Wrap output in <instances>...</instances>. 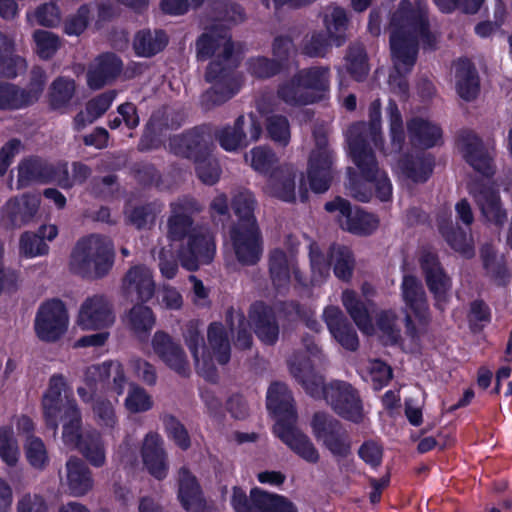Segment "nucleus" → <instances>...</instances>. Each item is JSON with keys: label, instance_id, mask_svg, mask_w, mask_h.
Returning a JSON list of instances; mask_svg holds the SVG:
<instances>
[{"label": "nucleus", "instance_id": "nucleus-1", "mask_svg": "<svg viewBox=\"0 0 512 512\" xmlns=\"http://www.w3.org/2000/svg\"><path fill=\"white\" fill-rule=\"evenodd\" d=\"M195 46L197 58L201 61L210 59L223 47L205 71V80L212 86L202 94L201 104L205 109H211L227 102L240 90L241 81L236 72L238 62L233 56L234 44L229 29L215 24L197 38Z\"/></svg>", "mask_w": 512, "mask_h": 512}, {"label": "nucleus", "instance_id": "nucleus-2", "mask_svg": "<svg viewBox=\"0 0 512 512\" xmlns=\"http://www.w3.org/2000/svg\"><path fill=\"white\" fill-rule=\"evenodd\" d=\"M390 26L391 56L399 73L401 70L411 72L417 61L419 40L423 49H436L437 41L430 31L427 11L420 6L415 7L409 0L400 1L392 14Z\"/></svg>", "mask_w": 512, "mask_h": 512}, {"label": "nucleus", "instance_id": "nucleus-3", "mask_svg": "<svg viewBox=\"0 0 512 512\" xmlns=\"http://www.w3.org/2000/svg\"><path fill=\"white\" fill-rule=\"evenodd\" d=\"M330 80L328 66L302 68L278 84L276 96L290 107L317 104L330 98Z\"/></svg>", "mask_w": 512, "mask_h": 512}, {"label": "nucleus", "instance_id": "nucleus-4", "mask_svg": "<svg viewBox=\"0 0 512 512\" xmlns=\"http://www.w3.org/2000/svg\"><path fill=\"white\" fill-rule=\"evenodd\" d=\"M366 132L364 123L349 127L347 132L349 155L361 176L372 183L376 197L381 202H387L392 198V184L387 173H380L375 152L368 142Z\"/></svg>", "mask_w": 512, "mask_h": 512}, {"label": "nucleus", "instance_id": "nucleus-5", "mask_svg": "<svg viewBox=\"0 0 512 512\" xmlns=\"http://www.w3.org/2000/svg\"><path fill=\"white\" fill-rule=\"evenodd\" d=\"M32 182H55L61 188H68L71 185L68 180V163L52 164L37 156L23 159L18 166V183L24 187Z\"/></svg>", "mask_w": 512, "mask_h": 512}, {"label": "nucleus", "instance_id": "nucleus-6", "mask_svg": "<svg viewBox=\"0 0 512 512\" xmlns=\"http://www.w3.org/2000/svg\"><path fill=\"white\" fill-rule=\"evenodd\" d=\"M324 400L340 417L359 423L363 419V406L358 391L348 382L334 380L324 391Z\"/></svg>", "mask_w": 512, "mask_h": 512}, {"label": "nucleus", "instance_id": "nucleus-7", "mask_svg": "<svg viewBox=\"0 0 512 512\" xmlns=\"http://www.w3.org/2000/svg\"><path fill=\"white\" fill-rule=\"evenodd\" d=\"M324 209L329 213L338 211L345 218L343 228L348 232L368 236L374 233L379 226V218L373 213H369L360 207H352L351 203L341 196L335 197L324 205Z\"/></svg>", "mask_w": 512, "mask_h": 512}, {"label": "nucleus", "instance_id": "nucleus-8", "mask_svg": "<svg viewBox=\"0 0 512 512\" xmlns=\"http://www.w3.org/2000/svg\"><path fill=\"white\" fill-rule=\"evenodd\" d=\"M68 313L64 303L59 299H51L38 309L35 318V331L39 339L55 342L67 330Z\"/></svg>", "mask_w": 512, "mask_h": 512}, {"label": "nucleus", "instance_id": "nucleus-9", "mask_svg": "<svg viewBox=\"0 0 512 512\" xmlns=\"http://www.w3.org/2000/svg\"><path fill=\"white\" fill-rule=\"evenodd\" d=\"M335 154L329 149L326 139L317 140L308 161L307 176L311 190L316 194L325 193L333 180Z\"/></svg>", "mask_w": 512, "mask_h": 512}, {"label": "nucleus", "instance_id": "nucleus-10", "mask_svg": "<svg viewBox=\"0 0 512 512\" xmlns=\"http://www.w3.org/2000/svg\"><path fill=\"white\" fill-rule=\"evenodd\" d=\"M201 210L200 203L191 196H182L171 202V214L167 220V237L173 242H180L189 238L194 229L193 216Z\"/></svg>", "mask_w": 512, "mask_h": 512}, {"label": "nucleus", "instance_id": "nucleus-11", "mask_svg": "<svg viewBox=\"0 0 512 512\" xmlns=\"http://www.w3.org/2000/svg\"><path fill=\"white\" fill-rule=\"evenodd\" d=\"M115 319L112 301L104 294H95L81 304L77 322L82 329L97 330L112 326Z\"/></svg>", "mask_w": 512, "mask_h": 512}, {"label": "nucleus", "instance_id": "nucleus-12", "mask_svg": "<svg viewBox=\"0 0 512 512\" xmlns=\"http://www.w3.org/2000/svg\"><path fill=\"white\" fill-rule=\"evenodd\" d=\"M83 381L92 391H98L101 385L117 395H122L128 380L120 362L107 361L88 366L84 371Z\"/></svg>", "mask_w": 512, "mask_h": 512}, {"label": "nucleus", "instance_id": "nucleus-13", "mask_svg": "<svg viewBox=\"0 0 512 512\" xmlns=\"http://www.w3.org/2000/svg\"><path fill=\"white\" fill-rule=\"evenodd\" d=\"M151 346L154 354L172 371L181 377H189L190 364L182 345L167 332L154 333Z\"/></svg>", "mask_w": 512, "mask_h": 512}, {"label": "nucleus", "instance_id": "nucleus-14", "mask_svg": "<svg viewBox=\"0 0 512 512\" xmlns=\"http://www.w3.org/2000/svg\"><path fill=\"white\" fill-rule=\"evenodd\" d=\"M457 146L464 160L476 172L491 178L495 174L493 158L484 146L483 140L471 130H463L457 137Z\"/></svg>", "mask_w": 512, "mask_h": 512}, {"label": "nucleus", "instance_id": "nucleus-15", "mask_svg": "<svg viewBox=\"0 0 512 512\" xmlns=\"http://www.w3.org/2000/svg\"><path fill=\"white\" fill-rule=\"evenodd\" d=\"M67 382L62 374H54L49 379L46 392L42 397V409L47 428L56 436L59 426V416L65 413L70 403L77 404L74 399L62 397L67 389Z\"/></svg>", "mask_w": 512, "mask_h": 512}, {"label": "nucleus", "instance_id": "nucleus-16", "mask_svg": "<svg viewBox=\"0 0 512 512\" xmlns=\"http://www.w3.org/2000/svg\"><path fill=\"white\" fill-rule=\"evenodd\" d=\"M121 290L131 302L147 303L156 291L152 270L145 265L130 267L121 280Z\"/></svg>", "mask_w": 512, "mask_h": 512}, {"label": "nucleus", "instance_id": "nucleus-17", "mask_svg": "<svg viewBox=\"0 0 512 512\" xmlns=\"http://www.w3.org/2000/svg\"><path fill=\"white\" fill-rule=\"evenodd\" d=\"M169 150L175 156L197 160L209 156L210 144L205 138V130L201 126H195L179 135L169 138Z\"/></svg>", "mask_w": 512, "mask_h": 512}, {"label": "nucleus", "instance_id": "nucleus-18", "mask_svg": "<svg viewBox=\"0 0 512 512\" xmlns=\"http://www.w3.org/2000/svg\"><path fill=\"white\" fill-rule=\"evenodd\" d=\"M296 423L276 422L274 433L296 455L310 464H316L320 460V453L310 437L295 425Z\"/></svg>", "mask_w": 512, "mask_h": 512}, {"label": "nucleus", "instance_id": "nucleus-19", "mask_svg": "<svg viewBox=\"0 0 512 512\" xmlns=\"http://www.w3.org/2000/svg\"><path fill=\"white\" fill-rule=\"evenodd\" d=\"M470 193L487 222L502 227L507 221V212L502 207L499 190L492 184L475 182Z\"/></svg>", "mask_w": 512, "mask_h": 512}, {"label": "nucleus", "instance_id": "nucleus-20", "mask_svg": "<svg viewBox=\"0 0 512 512\" xmlns=\"http://www.w3.org/2000/svg\"><path fill=\"white\" fill-rule=\"evenodd\" d=\"M39 206V198L32 194L11 198L2 209V221L8 228L21 227L33 220Z\"/></svg>", "mask_w": 512, "mask_h": 512}, {"label": "nucleus", "instance_id": "nucleus-21", "mask_svg": "<svg viewBox=\"0 0 512 512\" xmlns=\"http://www.w3.org/2000/svg\"><path fill=\"white\" fill-rule=\"evenodd\" d=\"M230 238L235 256H262L263 238L258 223H235Z\"/></svg>", "mask_w": 512, "mask_h": 512}, {"label": "nucleus", "instance_id": "nucleus-22", "mask_svg": "<svg viewBox=\"0 0 512 512\" xmlns=\"http://www.w3.org/2000/svg\"><path fill=\"white\" fill-rule=\"evenodd\" d=\"M290 374L304 388L307 394L315 399H324V391L328 384H325L324 377L316 373L309 361L299 353H294L288 360Z\"/></svg>", "mask_w": 512, "mask_h": 512}, {"label": "nucleus", "instance_id": "nucleus-23", "mask_svg": "<svg viewBox=\"0 0 512 512\" xmlns=\"http://www.w3.org/2000/svg\"><path fill=\"white\" fill-rule=\"evenodd\" d=\"M323 319L335 340L345 349L356 351L359 347L357 333L339 307L328 306Z\"/></svg>", "mask_w": 512, "mask_h": 512}, {"label": "nucleus", "instance_id": "nucleus-24", "mask_svg": "<svg viewBox=\"0 0 512 512\" xmlns=\"http://www.w3.org/2000/svg\"><path fill=\"white\" fill-rule=\"evenodd\" d=\"M267 409L278 417L277 422L296 423L297 412L292 392L283 382H273L267 391Z\"/></svg>", "mask_w": 512, "mask_h": 512}, {"label": "nucleus", "instance_id": "nucleus-25", "mask_svg": "<svg viewBox=\"0 0 512 512\" xmlns=\"http://www.w3.org/2000/svg\"><path fill=\"white\" fill-rule=\"evenodd\" d=\"M178 116V113L167 114L164 119H161L152 115L144 126L137 144V150L146 153L161 148L163 145V130L178 129L182 126V121L175 120Z\"/></svg>", "mask_w": 512, "mask_h": 512}, {"label": "nucleus", "instance_id": "nucleus-26", "mask_svg": "<svg viewBox=\"0 0 512 512\" xmlns=\"http://www.w3.org/2000/svg\"><path fill=\"white\" fill-rule=\"evenodd\" d=\"M249 318L256 336L266 345H274L279 338V325L274 310L263 302L251 305Z\"/></svg>", "mask_w": 512, "mask_h": 512}, {"label": "nucleus", "instance_id": "nucleus-27", "mask_svg": "<svg viewBox=\"0 0 512 512\" xmlns=\"http://www.w3.org/2000/svg\"><path fill=\"white\" fill-rule=\"evenodd\" d=\"M122 60L113 52L100 54L96 64L87 72V84L93 90H99L113 82L121 73Z\"/></svg>", "mask_w": 512, "mask_h": 512}, {"label": "nucleus", "instance_id": "nucleus-28", "mask_svg": "<svg viewBox=\"0 0 512 512\" xmlns=\"http://www.w3.org/2000/svg\"><path fill=\"white\" fill-rule=\"evenodd\" d=\"M455 88L458 96L466 102L475 100L480 93L478 71L468 58H460L456 63Z\"/></svg>", "mask_w": 512, "mask_h": 512}, {"label": "nucleus", "instance_id": "nucleus-29", "mask_svg": "<svg viewBox=\"0 0 512 512\" xmlns=\"http://www.w3.org/2000/svg\"><path fill=\"white\" fill-rule=\"evenodd\" d=\"M421 268L425 274L429 290L434 294L436 307L444 310L447 291L450 288V279L443 271L438 258H420Z\"/></svg>", "mask_w": 512, "mask_h": 512}, {"label": "nucleus", "instance_id": "nucleus-30", "mask_svg": "<svg viewBox=\"0 0 512 512\" xmlns=\"http://www.w3.org/2000/svg\"><path fill=\"white\" fill-rule=\"evenodd\" d=\"M66 483L69 493L79 497L87 494L94 486L92 472L87 464L76 456L66 462Z\"/></svg>", "mask_w": 512, "mask_h": 512}, {"label": "nucleus", "instance_id": "nucleus-31", "mask_svg": "<svg viewBox=\"0 0 512 512\" xmlns=\"http://www.w3.org/2000/svg\"><path fill=\"white\" fill-rule=\"evenodd\" d=\"M58 235L56 225H41L36 232L26 231L20 237L21 256H45L49 252L46 240L52 241Z\"/></svg>", "mask_w": 512, "mask_h": 512}, {"label": "nucleus", "instance_id": "nucleus-32", "mask_svg": "<svg viewBox=\"0 0 512 512\" xmlns=\"http://www.w3.org/2000/svg\"><path fill=\"white\" fill-rule=\"evenodd\" d=\"M141 455L149 473L157 479H163L167 474L166 453L162 441L156 434H148L143 442Z\"/></svg>", "mask_w": 512, "mask_h": 512}, {"label": "nucleus", "instance_id": "nucleus-33", "mask_svg": "<svg viewBox=\"0 0 512 512\" xmlns=\"http://www.w3.org/2000/svg\"><path fill=\"white\" fill-rule=\"evenodd\" d=\"M407 132L415 147L429 149L442 141V129L420 117H414L407 122Z\"/></svg>", "mask_w": 512, "mask_h": 512}, {"label": "nucleus", "instance_id": "nucleus-34", "mask_svg": "<svg viewBox=\"0 0 512 512\" xmlns=\"http://www.w3.org/2000/svg\"><path fill=\"white\" fill-rule=\"evenodd\" d=\"M124 322L136 338L140 341H146L155 326L156 316L145 303L135 302L126 313Z\"/></svg>", "mask_w": 512, "mask_h": 512}, {"label": "nucleus", "instance_id": "nucleus-35", "mask_svg": "<svg viewBox=\"0 0 512 512\" xmlns=\"http://www.w3.org/2000/svg\"><path fill=\"white\" fill-rule=\"evenodd\" d=\"M179 499L183 508L191 512H200L205 508L200 486L196 478L185 467L179 470Z\"/></svg>", "mask_w": 512, "mask_h": 512}, {"label": "nucleus", "instance_id": "nucleus-36", "mask_svg": "<svg viewBox=\"0 0 512 512\" xmlns=\"http://www.w3.org/2000/svg\"><path fill=\"white\" fill-rule=\"evenodd\" d=\"M169 39L166 32L156 29L139 30L133 39V49L137 56L151 58L162 52L168 45Z\"/></svg>", "mask_w": 512, "mask_h": 512}, {"label": "nucleus", "instance_id": "nucleus-37", "mask_svg": "<svg viewBox=\"0 0 512 512\" xmlns=\"http://www.w3.org/2000/svg\"><path fill=\"white\" fill-rule=\"evenodd\" d=\"M269 188L274 197L288 203L296 201V171L289 166H281L271 173Z\"/></svg>", "mask_w": 512, "mask_h": 512}, {"label": "nucleus", "instance_id": "nucleus-38", "mask_svg": "<svg viewBox=\"0 0 512 512\" xmlns=\"http://www.w3.org/2000/svg\"><path fill=\"white\" fill-rule=\"evenodd\" d=\"M76 449L89 464L101 468L106 464V448L101 433L96 429L83 432Z\"/></svg>", "mask_w": 512, "mask_h": 512}, {"label": "nucleus", "instance_id": "nucleus-39", "mask_svg": "<svg viewBox=\"0 0 512 512\" xmlns=\"http://www.w3.org/2000/svg\"><path fill=\"white\" fill-rule=\"evenodd\" d=\"M402 298L416 316L424 317L428 310L426 292L422 282L413 275H404L401 284Z\"/></svg>", "mask_w": 512, "mask_h": 512}, {"label": "nucleus", "instance_id": "nucleus-40", "mask_svg": "<svg viewBox=\"0 0 512 512\" xmlns=\"http://www.w3.org/2000/svg\"><path fill=\"white\" fill-rule=\"evenodd\" d=\"M435 158L432 154L406 155L400 161L403 174L414 183H425L433 173Z\"/></svg>", "mask_w": 512, "mask_h": 512}, {"label": "nucleus", "instance_id": "nucleus-41", "mask_svg": "<svg viewBox=\"0 0 512 512\" xmlns=\"http://www.w3.org/2000/svg\"><path fill=\"white\" fill-rule=\"evenodd\" d=\"M114 265L113 258H71L70 270L88 280H97L108 275Z\"/></svg>", "mask_w": 512, "mask_h": 512}, {"label": "nucleus", "instance_id": "nucleus-42", "mask_svg": "<svg viewBox=\"0 0 512 512\" xmlns=\"http://www.w3.org/2000/svg\"><path fill=\"white\" fill-rule=\"evenodd\" d=\"M70 256H115L114 245L109 237L92 233L76 242Z\"/></svg>", "mask_w": 512, "mask_h": 512}, {"label": "nucleus", "instance_id": "nucleus-43", "mask_svg": "<svg viewBox=\"0 0 512 512\" xmlns=\"http://www.w3.org/2000/svg\"><path fill=\"white\" fill-rule=\"evenodd\" d=\"M63 421L62 439L65 445L76 448L82 440V417L77 404L70 403L65 413L59 416Z\"/></svg>", "mask_w": 512, "mask_h": 512}, {"label": "nucleus", "instance_id": "nucleus-44", "mask_svg": "<svg viewBox=\"0 0 512 512\" xmlns=\"http://www.w3.org/2000/svg\"><path fill=\"white\" fill-rule=\"evenodd\" d=\"M244 124V115H239L235 119L233 126H226L216 134L219 144L224 150L231 152L249 145L248 138L244 132Z\"/></svg>", "mask_w": 512, "mask_h": 512}, {"label": "nucleus", "instance_id": "nucleus-45", "mask_svg": "<svg viewBox=\"0 0 512 512\" xmlns=\"http://www.w3.org/2000/svg\"><path fill=\"white\" fill-rule=\"evenodd\" d=\"M207 340L217 362L225 365L230 360L231 346L224 326L219 322H213L207 330Z\"/></svg>", "mask_w": 512, "mask_h": 512}, {"label": "nucleus", "instance_id": "nucleus-46", "mask_svg": "<svg viewBox=\"0 0 512 512\" xmlns=\"http://www.w3.org/2000/svg\"><path fill=\"white\" fill-rule=\"evenodd\" d=\"M226 323L230 330H236L234 345L241 350L250 349L253 343L252 334L248 330V322L245 315L240 310L230 307L226 312Z\"/></svg>", "mask_w": 512, "mask_h": 512}, {"label": "nucleus", "instance_id": "nucleus-47", "mask_svg": "<svg viewBox=\"0 0 512 512\" xmlns=\"http://www.w3.org/2000/svg\"><path fill=\"white\" fill-rule=\"evenodd\" d=\"M342 302L358 328L362 332L370 334L373 331V325L368 310L364 303L357 298L355 292L349 290L344 291L342 294Z\"/></svg>", "mask_w": 512, "mask_h": 512}, {"label": "nucleus", "instance_id": "nucleus-48", "mask_svg": "<svg viewBox=\"0 0 512 512\" xmlns=\"http://www.w3.org/2000/svg\"><path fill=\"white\" fill-rule=\"evenodd\" d=\"M346 68L356 81H363L369 73L368 56L361 44H351L345 55Z\"/></svg>", "mask_w": 512, "mask_h": 512}, {"label": "nucleus", "instance_id": "nucleus-49", "mask_svg": "<svg viewBox=\"0 0 512 512\" xmlns=\"http://www.w3.org/2000/svg\"><path fill=\"white\" fill-rule=\"evenodd\" d=\"M210 14L215 21L238 23L245 19L243 7L230 0H211Z\"/></svg>", "mask_w": 512, "mask_h": 512}, {"label": "nucleus", "instance_id": "nucleus-50", "mask_svg": "<svg viewBox=\"0 0 512 512\" xmlns=\"http://www.w3.org/2000/svg\"><path fill=\"white\" fill-rule=\"evenodd\" d=\"M46 80V73L41 67L35 66L32 68L27 88L18 87L19 96L24 108L38 101L44 91Z\"/></svg>", "mask_w": 512, "mask_h": 512}, {"label": "nucleus", "instance_id": "nucleus-51", "mask_svg": "<svg viewBox=\"0 0 512 512\" xmlns=\"http://www.w3.org/2000/svg\"><path fill=\"white\" fill-rule=\"evenodd\" d=\"M189 256H215L216 244L211 232L193 229L187 241Z\"/></svg>", "mask_w": 512, "mask_h": 512}, {"label": "nucleus", "instance_id": "nucleus-52", "mask_svg": "<svg viewBox=\"0 0 512 512\" xmlns=\"http://www.w3.org/2000/svg\"><path fill=\"white\" fill-rule=\"evenodd\" d=\"M327 33L331 36L333 45L340 47L346 42V30L348 28V16L342 7H334L330 16L325 17Z\"/></svg>", "mask_w": 512, "mask_h": 512}, {"label": "nucleus", "instance_id": "nucleus-53", "mask_svg": "<svg viewBox=\"0 0 512 512\" xmlns=\"http://www.w3.org/2000/svg\"><path fill=\"white\" fill-rule=\"evenodd\" d=\"M256 199L252 192L243 190L236 193L231 201V207L238 218L237 223H257L254 215Z\"/></svg>", "mask_w": 512, "mask_h": 512}, {"label": "nucleus", "instance_id": "nucleus-54", "mask_svg": "<svg viewBox=\"0 0 512 512\" xmlns=\"http://www.w3.org/2000/svg\"><path fill=\"white\" fill-rule=\"evenodd\" d=\"M75 93V81L73 79L58 77L50 87L49 101L53 109L66 107Z\"/></svg>", "mask_w": 512, "mask_h": 512}, {"label": "nucleus", "instance_id": "nucleus-55", "mask_svg": "<svg viewBox=\"0 0 512 512\" xmlns=\"http://www.w3.org/2000/svg\"><path fill=\"white\" fill-rule=\"evenodd\" d=\"M248 72L257 79H270L279 75L284 68L274 58L257 56L248 59Z\"/></svg>", "mask_w": 512, "mask_h": 512}, {"label": "nucleus", "instance_id": "nucleus-56", "mask_svg": "<svg viewBox=\"0 0 512 512\" xmlns=\"http://www.w3.org/2000/svg\"><path fill=\"white\" fill-rule=\"evenodd\" d=\"M333 44L331 36L323 31H315L308 38L303 40L301 52L310 58H324L331 45Z\"/></svg>", "mask_w": 512, "mask_h": 512}, {"label": "nucleus", "instance_id": "nucleus-57", "mask_svg": "<svg viewBox=\"0 0 512 512\" xmlns=\"http://www.w3.org/2000/svg\"><path fill=\"white\" fill-rule=\"evenodd\" d=\"M33 40L35 42V52L42 60L51 59L61 46L60 37L47 30H35Z\"/></svg>", "mask_w": 512, "mask_h": 512}, {"label": "nucleus", "instance_id": "nucleus-58", "mask_svg": "<svg viewBox=\"0 0 512 512\" xmlns=\"http://www.w3.org/2000/svg\"><path fill=\"white\" fill-rule=\"evenodd\" d=\"M310 425L313 435L318 441H323L329 435L343 427L338 419L323 411H318L313 414Z\"/></svg>", "mask_w": 512, "mask_h": 512}, {"label": "nucleus", "instance_id": "nucleus-59", "mask_svg": "<svg viewBox=\"0 0 512 512\" xmlns=\"http://www.w3.org/2000/svg\"><path fill=\"white\" fill-rule=\"evenodd\" d=\"M398 317L391 310L381 311L376 318V325L385 344H396L401 339V330L397 324Z\"/></svg>", "mask_w": 512, "mask_h": 512}, {"label": "nucleus", "instance_id": "nucleus-60", "mask_svg": "<svg viewBox=\"0 0 512 512\" xmlns=\"http://www.w3.org/2000/svg\"><path fill=\"white\" fill-rule=\"evenodd\" d=\"M266 130L269 138L285 147L290 142V123L286 116L273 114L266 119Z\"/></svg>", "mask_w": 512, "mask_h": 512}, {"label": "nucleus", "instance_id": "nucleus-61", "mask_svg": "<svg viewBox=\"0 0 512 512\" xmlns=\"http://www.w3.org/2000/svg\"><path fill=\"white\" fill-rule=\"evenodd\" d=\"M321 442L334 457L343 459L351 454L352 441L344 427L329 435Z\"/></svg>", "mask_w": 512, "mask_h": 512}, {"label": "nucleus", "instance_id": "nucleus-62", "mask_svg": "<svg viewBox=\"0 0 512 512\" xmlns=\"http://www.w3.org/2000/svg\"><path fill=\"white\" fill-rule=\"evenodd\" d=\"M194 163L196 175L202 183L212 186L219 181L222 170L219 162L212 157L211 153Z\"/></svg>", "mask_w": 512, "mask_h": 512}, {"label": "nucleus", "instance_id": "nucleus-63", "mask_svg": "<svg viewBox=\"0 0 512 512\" xmlns=\"http://www.w3.org/2000/svg\"><path fill=\"white\" fill-rule=\"evenodd\" d=\"M94 418L99 426L114 429L118 423L115 408L108 399L98 397L92 403Z\"/></svg>", "mask_w": 512, "mask_h": 512}, {"label": "nucleus", "instance_id": "nucleus-64", "mask_svg": "<svg viewBox=\"0 0 512 512\" xmlns=\"http://www.w3.org/2000/svg\"><path fill=\"white\" fill-rule=\"evenodd\" d=\"M256 502L262 505L263 512H298L295 505L286 497L265 491L258 493Z\"/></svg>", "mask_w": 512, "mask_h": 512}]
</instances>
